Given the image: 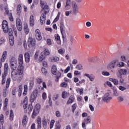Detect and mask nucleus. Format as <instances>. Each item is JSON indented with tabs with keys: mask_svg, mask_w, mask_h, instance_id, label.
<instances>
[{
	"mask_svg": "<svg viewBox=\"0 0 129 129\" xmlns=\"http://www.w3.org/2000/svg\"><path fill=\"white\" fill-rule=\"evenodd\" d=\"M16 23L17 30H18L19 32H21V31L23 30V24L22 23V21L20 18H17L16 19Z\"/></svg>",
	"mask_w": 129,
	"mask_h": 129,
	"instance_id": "obj_9",
	"label": "nucleus"
},
{
	"mask_svg": "<svg viewBox=\"0 0 129 129\" xmlns=\"http://www.w3.org/2000/svg\"><path fill=\"white\" fill-rule=\"evenodd\" d=\"M10 67L13 71H16L17 68H18V63L17 64H10Z\"/></svg>",
	"mask_w": 129,
	"mask_h": 129,
	"instance_id": "obj_42",
	"label": "nucleus"
},
{
	"mask_svg": "<svg viewBox=\"0 0 129 129\" xmlns=\"http://www.w3.org/2000/svg\"><path fill=\"white\" fill-rule=\"evenodd\" d=\"M4 114H1L0 115V121L2 124H4Z\"/></svg>",
	"mask_w": 129,
	"mask_h": 129,
	"instance_id": "obj_57",
	"label": "nucleus"
},
{
	"mask_svg": "<svg viewBox=\"0 0 129 129\" xmlns=\"http://www.w3.org/2000/svg\"><path fill=\"white\" fill-rule=\"evenodd\" d=\"M9 74V64L8 63H5L4 64V72L2 76V81L1 83L2 85H4L6 84V80L7 76Z\"/></svg>",
	"mask_w": 129,
	"mask_h": 129,
	"instance_id": "obj_3",
	"label": "nucleus"
},
{
	"mask_svg": "<svg viewBox=\"0 0 129 129\" xmlns=\"http://www.w3.org/2000/svg\"><path fill=\"white\" fill-rule=\"evenodd\" d=\"M27 44L29 48H34L36 45V39L29 37L27 40Z\"/></svg>",
	"mask_w": 129,
	"mask_h": 129,
	"instance_id": "obj_7",
	"label": "nucleus"
},
{
	"mask_svg": "<svg viewBox=\"0 0 129 129\" xmlns=\"http://www.w3.org/2000/svg\"><path fill=\"white\" fill-rule=\"evenodd\" d=\"M53 83L51 81H48L47 82V86L48 87H52Z\"/></svg>",
	"mask_w": 129,
	"mask_h": 129,
	"instance_id": "obj_63",
	"label": "nucleus"
},
{
	"mask_svg": "<svg viewBox=\"0 0 129 129\" xmlns=\"http://www.w3.org/2000/svg\"><path fill=\"white\" fill-rule=\"evenodd\" d=\"M42 126L44 129H47L48 127V123H50V119L46 118V117H44L42 118Z\"/></svg>",
	"mask_w": 129,
	"mask_h": 129,
	"instance_id": "obj_10",
	"label": "nucleus"
},
{
	"mask_svg": "<svg viewBox=\"0 0 129 129\" xmlns=\"http://www.w3.org/2000/svg\"><path fill=\"white\" fill-rule=\"evenodd\" d=\"M39 112H40V111L34 108L32 114L31 115L32 118H35L36 116L39 114Z\"/></svg>",
	"mask_w": 129,
	"mask_h": 129,
	"instance_id": "obj_24",
	"label": "nucleus"
},
{
	"mask_svg": "<svg viewBox=\"0 0 129 129\" xmlns=\"http://www.w3.org/2000/svg\"><path fill=\"white\" fill-rule=\"evenodd\" d=\"M36 82H37V84H41V83L43 82V80H42L41 78H39L36 79Z\"/></svg>",
	"mask_w": 129,
	"mask_h": 129,
	"instance_id": "obj_59",
	"label": "nucleus"
},
{
	"mask_svg": "<svg viewBox=\"0 0 129 129\" xmlns=\"http://www.w3.org/2000/svg\"><path fill=\"white\" fill-rule=\"evenodd\" d=\"M74 99L75 98L73 97V96H71L67 101V103H69V104H70V103H72V102L74 101Z\"/></svg>",
	"mask_w": 129,
	"mask_h": 129,
	"instance_id": "obj_43",
	"label": "nucleus"
},
{
	"mask_svg": "<svg viewBox=\"0 0 129 129\" xmlns=\"http://www.w3.org/2000/svg\"><path fill=\"white\" fill-rule=\"evenodd\" d=\"M24 56L23 54H20L18 56V63L19 64V66H23V64H24V60H23Z\"/></svg>",
	"mask_w": 129,
	"mask_h": 129,
	"instance_id": "obj_17",
	"label": "nucleus"
},
{
	"mask_svg": "<svg viewBox=\"0 0 129 129\" xmlns=\"http://www.w3.org/2000/svg\"><path fill=\"white\" fill-rule=\"evenodd\" d=\"M76 69L78 70H82V69H83V66H82L81 64H78L76 66Z\"/></svg>",
	"mask_w": 129,
	"mask_h": 129,
	"instance_id": "obj_47",
	"label": "nucleus"
},
{
	"mask_svg": "<svg viewBox=\"0 0 129 129\" xmlns=\"http://www.w3.org/2000/svg\"><path fill=\"white\" fill-rule=\"evenodd\" d=\"M118 66H117V68L123 67V66H124V63L123 62H119L118 60Z\"/></svg>",
	"mask_w": 129,
	"mask_h": 129,
	"instance_id": "obj_60",
	"label": "nucleus"
},
{
	"mask_svg": "<svg viewBox=\"0 0 129 129\" xmlns=\"http://www.w3.org/2000/svg\"><path fill=\"white\" fill-rule=\"evenodd\" d=\"M90 122H91V118L90 116H88L87 118L84 119L82 123L83 128L86 129V124H88Z\"/></svg>",
	"mask_w": 129,
	"mask_h": 129,
	"instance_id": "obj_8",
	"label": "nucleus"
},
{
	"mask_svg": "<svg viewBox=\"0 0 129 129\" xmlns=\"http://www.w3.org/2000/svg\"><path fill=\"white\" fill-rule=\"evenodd\" d=\"M55 129H60V128H61V123H60V122L56 121L55 122Z\"/></svg>",
	"mask_w": 129,
	"mask_h": 129,
	"instance_id": "obj_44",
	"label": "nucleus"
},
{
	"mask_svg": "<svg viewBox=\"0 0 129 129\" xmlns=\"http://www.w3.org/2000/svg\"><path fill=\"white\" fill-rule=\"evenodd\" d=\"M119 73L120 74L119 77L120 78H122V75H126V73H127V71L124 69H120V70H119Z\"/></svg>",
	"mask_w": 129,
	"mask_h": 129,
	"instance_id": "obj_22",
	"label": "nucleus"
},
{
	"mask_svg": "<svg viewBox=\"0 0 129 129\" xmlns=\"http://www.w3.org/2000/svg\"><path fill=\"white\" fill-rule=\"evenodd\" d=\"M58 54H60V55H62L63 56V55L65 54V49L61 48L58 50Z\"/></svg>",
	"mask_w": 129,
	"mask_h": 129,
	"instance_id": "obj_45",
	"label": "nucleus"
},
{
	"mask_svg": "<svg viewBox=\"0 0 129 129\" xmlns=\"http://www.w3.org/2000/svg\"><path fill=\"white\" fill-rule=\"evenodd\" d=\"M9 119L11 121L14 120V112L13 111V110H11L10 111Z\"/></svg>",
	"mask_w": 129,
	"mask_h": 129,
	"instance_id": "obj_41",
	"label": "nucleus"
},
{
	"mask_svg": "<svg viewBox=\"0 0 129 129\" xmlns=\"http://www.w3.org/2000/svg\"><path fill=\"white\" fill-rule=\"evenodd\" d=\"M23 105L24 109L28 107V97L26 96L23 101Z\"/></svg>",
	"mask_w": 129,
	"mask_h": 129,
	"instance_id": "obj_23",
	"label": "nucleus"
},
{
	"mask_svg": "<svg viewBox=\"0 0 129 129\" xmlns=\"http://www.w3.org/2000/svg\"><path fill=\"white\" fill-rule=\"evenodd\" d=\"M59 60H60V58L57 56H54L52 59V60L53 61V62H57L59 61Z\"/></svg>",
	"mask_w": 129,
	"mask_h": 129,
	"instance_id": "obj_56",
	"label": "nucleus"
},
{
	"mask_svg": "<svg viewBox=\"0 0 129 129\" xmlns=\"http://www.w3.org/2000/svg\"><path fill=\"white\" fill-rule=\"evenodd\" d=\"M27 93H28V85H25L24 86V92L23 93V95L26 96Z\"/></svg>",
	"mask_w": 129,
	"mask_h": 129,
	"instance_id": "obj_38",
	"label": "nucleus"
},
{
	"mask_svg": "<svg viewBox=\"0 0 129 129\" xmlns=\"http://www.w3.org/2000/svg\"><path fill=\"white\" fill-rule=\"evenodd\" d=\"M55 41L58 45L61 44V39H60V36L58 34L55 36Z\"/></svg>",
	"mask_w": 129,
	"mask_h": 129,
	"instance_id": "obj_39",
	"label": "nucleus"
},
{
	"mask_svg": "<svg viewBox=\"0 0 129 129\" xmlns=\"http://www.w3.org/2000/svg\"><path fill=\"white\" fill-rule=\"evenodd\" d=\"M47 44L49 46H51L52 45V40H51V39H47L46 40Z\"/></svg>",
	"mask_w": 129,
	"mask_h": 129,
	"instance_id": "obj_61",
	"label": "nucleus"
},
{
	"mask_svg": "<svg viewBox=\"0 0 129 129\" xmlns=\"http://www.w3.org/2000/svg\"><path fill=\"white\" fill-rule=\"evenodd\" d=\"M11 77L13 81H22L24 78V66H19L17 70L13 71Z\"/></svg>",
	"mask_w": 129,
	"mask_h": 129,
	"instance_id": "obj_1",
	"label": "nucleus"
},
{
	"mask_svg": "<svg viewBox=\"0 0 129 129\" xmlns=\"http://www.w3.org/2000/svg\"><path fill=\"white\" fill-rule=\"evenodd\" d=\"M76 91L78 93L79 92L80 95H82V94H83V93H84V92H83V91H84L83 88H81V89L79 88V89L76 90Z\"/></svg>",
	"mask_w": 129,
	"mask_h": 129,
	"instance_id": "obj_50",
	"label": "nucleus"
},
{
	"mask_svg": "<svg viewBox=\"0 0 129 129\" xmlns=\"http://www.w3.org/2000/svg\"><path fill=\"white\" fill-rule=\"evenodd\" d=\"M22 122L23 126H27V124L28 123V116L26 115L23 116Z\"/></svg>",
	"mask_w": 129,
	"mask_h": 129,
	"instance_id": "obj_20",
	"label": "nucleus"
},
{
	"mask_svg": "<svg viewBox=\"0 0 129 129\" xmlns=\"http://www.w3.org/2000/svg\"><path fill=\"white\" fill-rule=\"evenodd\" d=\"M35 36L37 41H41V40H42V34L39 29H37L35 31Z\"/></svg>",
	"mask_w": 129,
	"mask_h": 129,
	"instance_id": "obj_14",
	"label": "nucleus"
},
{
	"mask_svg": "<svg viewBox=\"0 0 129 129\" xmlns=\"http://www.w3.org/2000/svg\"><path fill=\"white\" fill-rule=\"evenodd\" d=\"M22 90H23V85H19V89H18V96L19 97L22 95Z\"/></svg>",
	"mask_w": 129,
	"mask_h": 129,
	"instance_id": "obj_35",
	"label": "nucleus"
},
{
	"mask_svg": "<svg viewBox=\"0 0 129 129\" xmlns=\"http://www.w3.org/2000/svg\"><path fill=\"white\" fill-rule=\"evenodd\" d=\"M109 80L113 82L114 85H118V80L113 78H110Z\"/></svg>",
	"mask_w": 129,
	"mask_h": 129,
	"instance_id": "obj_40",
	"label": "nucleus"
},
{
	"mask_svg": "<svg viewBox=\"0 0 129 129\" xmlns=\"http://www.w3.org/2000/svg\"><path fill=\"white\" fill-rule=\"evenodd\" d=\"M2 28L3 32L5 34H8V35H14V31L13 29L9 28V24H8V21L4 20L2 22Z\"/></svg>",
	"mask_w": 129,
	"mask_h": 129,
	"instance_id": "obj_2",
	"label": "nucleus"
},
{
	"mask_svg": "<svg viewBox=\"0 0 129 129\" xmlns=\"http://www.w3.org/2000/svg\"><path fill=\"white\" fill-rule=\"evenodd\" d=\"M73 11L75 15H76L79 12V8H78V6L76 4V2L75 1H72V2Z\"/></svg>",
	"mask_w": 129,
	"mask_h": 129,
	"instance_id": "obj_11",
	"label": "nucleus"
},
{
	"mask_svg": "<svg viewBox=\"0 0 129 129\" xmlns=\"http://www.w3.org/2000/svg\"><path fill=\"white\" fill-rule=\"evenodd\" d=\"M59 26H60V32L61 34H63V33L64 32V28L65 27L64 26V23L63 22H61L59 24Z\"/></svg>",
	"mask_w": 129,
	"mask_h": 129,
	"instance_id": "obj_36",
	"label": "nucleus"
},
{
	"mask_svg": "<svg viewBox=\"0 0 129 129\" xmlns=\"http://www.w3.org/2000/svg\"><path fill=\"white\" fill-rule=\"evenodd\" d=\"M33 87H34V81H30L29 83V89H33Z\"/></svg>",
	"mask_w": 129,
	"mask_h": 129,
	"instance_id": "obj_48",
	"label": "nucleus"
},
{
	"mask_svg": "<svg viewBox=\"0 0 129 129\" xmlns=\"http://www.w3.org/2000/svg\"><path fill=\"white\" fill-rule=\"evenodd\" d=\"M6 43V39L4 37H1L0 39V45H3Z\"/></svg>",
	"mask_w": 129,
	"mask_h": 129,
	"instance_id": "obj_55",
	"label": "nucleus"
},
{
	"mask_svg": "<svg viewBox=\"0 0 129 129\" xmlns=\"http://www.w3.org/2000/svg\"><path fill=\"white\" fill-rule=\"evenodd\" d=\"M29 23L31 27H34V25H35V19L34 16L31 15L30 16Z\"/></svg>",
	"mask_w": 129,
	"mask_h": 129,
	"instance_id": "obj_28",
	"label": "nucleus"
},
{
	"mask_svg": "<svg viewBox=\"0 0 129 129\" xmlns=\"http://www.w3.org/2000/svg\"><path fill=\"white\" fill-rule=\"evenodd\" d=\"M25 61L26 63H29L30 60L31 59V56H30V53L29 52H26L24 54Z\"/></svg>",
	"mask_w": 129,
	"mask_h": 129,
	"instance_id": "obj_18",
	"label": "nucleus"
},
{
	"mask_svg": "<svg viewBox=\"0 0 129 129\" xmlns=\"http://www.w3.org/2000/svg\"><path fill=\"white\" fill-rule=\"evenodd\" d=\"M17 15L20 17L21 16V13H22V5L19 4L17 7Z\"/></svg>",
	"mask_w": 129,
	"mask_h": 129,
	"instance_id": "obj_30",
	"label": "nucleus"
},
{
	"mask_svg": "<svg viewBox=\"0 0 129 129\" xmlns=\"http://www.w3.org/2000/svg\"><path fill=\"white\" fill-rule=\"evenodd\" d=\"M45 58L46 56L44 55L43 53L41 52L39 55L38 61H39V62H42V61H43V60H44V59Z\"/></svg>",
	"mask_w": 129,
	"mask_h": 129,
	"instance_id": "obj_34",
	"label": "nucleus"
},
{
	"mask_svg": "<svg viewBox=\"0 0 129 129\" xmlns=\"http://www.w3.org/2000/svg\"><path fill=\"white\" fill-rule=\"evenodd\" d=\"M54 123H55V120L52 119L50 122V128H53V126H54Z\"/></svg>",
	"mask_w": 129,
	"mask_h": 129,
	"instance_id": "obj_49",
	"label": "nucleus"
},
{
	"mask_svg": "<svg viewBox=\"0 0 129 129\" xmlns=\"http://www.w3.org/2000/svg\"><path fill=\"white\" fill-rule=\"evenodd\" d=\"M71 9V0H66V4L64 6V10L68 11Z\"/></svg>",
	"mask_w": 129,
	"mask_h": 129,
	"instance_id": "obj_15",
	"label": "nucleus"
},
{
	"mask_svg": "<svg viewBox=\"0 0 129 129\" xmlns=\"http://www.w3.org/2000/svg\"><path fill=\"white\" fill-rule=\"evenodd\" d=\"M17 92V88L14 87L12 89V94L13 95H16V93Z\"/></svg>",
	"mask_w": 129,
	"mask_h": 129,
	"instance_id": "obj_62",
	"label": "nucleus"
},
{
	"mask_svg": "<svg viewBox=\"0 0 129 129\" xmlns=\"http://www.w3.org/2000/svg\"><path fill=\"white\" fill-rule=\"evenodd\" d=\"M60 15H61V13L60 12H58L56 18L53 20L54 23H56V22H58V21H59V18H60Z\"/></svg>",
	"mask_w": 129,
	"mask_h": 129,
	"instance_id": "obj_46",
	"label": "nucleus"
},
{
	"mask_svg": "<svg viewBox=\"0 0 129 129\" xmlns=\"http://www.w3.org/2000/svg\"><path fill=\"white\" fill-rule=\"evenodd\" d=\"M112 99V97L110 96V95L108 93H106L103 98V101L106 102L107 103L110 102V100Z\"/></svg>",
	"mask_w": 129,
	"mask_h": 129,
	"instance_id": "obj_12",
	"label": "nucleus"
},
{
	"mask_svg": "<svg viewBox=\"0 0 129 129\" xmlns=\"http://www.w3.org/2000/svg\"><path fill=\"white\" fill-rule=\"evenodd\" d=\"M33 110V104H30L28 106V110H27V108L24 109V112L25 113H29L30 114L32 111Z\"/></svg>",
	"mask_w": 129,
	"mask_h": 129,
	"instance_id": "obj_16",
	"label": "nucleus"
},
{
	"mask_svg": "<svg viewBox=\"0 0 129 129\" xmlns=\"http://www.w3.org/2000/svg\"><path fill=\"white\" fill-rule=\"evenodd\" d=\"M34 109H36L40 111V109H41V105L39 104H36L34 107Z\"/></svg>",
	"mask_w": 129,
	"mask_h": 129,
	"instance_id": "obj_52",
	"label": "nucleus"
},
{
	"mask_svg": "<svg viewBox=\"0 0 129 129\" xmlns=\"http://www.w3.org/2000/svg\"><path fill=\"white\" fill-rule=\"evenodd\" d=\"M118 66V60L116 59L111 61L107 66V69L109 70L111 69H114V68H117Z\"/></svg>",
	"mask_w": 129,
	"mask_h": 129,
	"instance_id": "obj_6",
	"label": "nucleus"
},
{
	"mask_svg": "<svg viewBox=\"0 0 129 129\" xmlns=\"http://www.w3.org/2000/svg\"><path fill=\"white\" fill-rule=\"evenodd\" d=\"M10 84H11V78H8L6 83V88L3 90V96H4V97H7V96H8V93H9L8 89H9V87H10Z\"/></svg>",
	"mask_w": 129,
	"mask_h": 129,
	"instance_id": "obj_5",
	"label": "nucleus"
},
{
	"mask_svg": "<svg viewBox=\"0 0 129 129\" xmlns=\"http://www.w3.org/2000/svg\"><path fill=\"white\" fill-rule=\"evenodd\" d=\"M60 86L61 87H67V86H68V85L67 84V83L63 82L60 84Z\"/></svg>",
	"mask_w": 129,
	"mask_h": 129,
	"instance_id": "obj_64",
	"label": "nucleus"
},
{
	"mask_svg": "<svg viewBox=\"0 0 129 129\" xmlns=\"http://www.w3.org/2000/svg\"><path fill=\"white\" fill-rule=\"evenodd\" d=\"M9 38L11 46H14V42L15 41V38H14L13 34L9 35Z\"/></svg>",
	"mask_w": 129,
	"mask_h": 129,
	"instance_id": "obj_25",
	"label": "nucleus"
},
{
	"mask_svg": "<svg viewBox=\"0 0 129 129\" xmlns=\"http://www.w3.org/2000/svg\"><path fill=\"white\" fill-rule=\"evenodd\" d=\"M10 65L12 64H18V63L17 62V58H16L15 57L11 58L10 60Z\"/></svg>",
	"mask_w": 129,
	"mask_h": 129,
	"instance_id": "obj_37",
	"label": "nucleus"
},
{
	"mask_svg": "<svg viewBox=\"0 0 129 129\" xmlns=\"http://www.w3.org/2000/svg\"><path fill=\"white\" fill-rule=\"evenodd\" d=\"M58 97H59V94L53 95V97H52V100L54 101L57 100V99H58Z\"/></svg>",
	"mask_w": 129,
	"mask_h": 129,
	"instance_id": "obj_58",
	"label": "nucleus"
},
{
	"mask_svg": "<svg viewBox=\"0 0 129 129\" xmlns=\"http://www.w3.org/2000/svg\"><path fill=\"white\" fill-rule=\"evenodd\" d=\"M72 112L73 113H74V112H75V109H76V108H77V106L76 105V104H74L72 106Z\"/></svg>",
	"mask_w": 129,
	"mask_h": 129,
	"instance_id": "obj_53",
	"label": "nucleus"
},
{
	"mask_svg": "<svg viewBox=\"0 0 129 129\" xmlns=\"http://www.w3.org/2000/svg\"><path fill=\"white\" fill-rule=\"evenodd\" d=\"M38 96V91L35 90L33 91V94L31 95L30 98V100L31 103H33L35 100H36V98Z\"/></svg>",
	"mask_w": 129,
	"mask_h": 129,
	"instance_id": "obj_13",
	"label": "nucleus"
},
{
	"mask_svg": "<svg viewBox=\"0 0 129 129\" xmlns=\"http://www.w3.org/2000/svg\"><path fill=\"white\" fill-rule=\"evenodd\" d=\"M5 9V13H4V16H12V13H10V10H9V9L8 8V6H5L4 7Z\"/></svg>",
	"mask_w": 129,
	"mask_h": 129,
	"instance_id": "obj_29",
	"label": "nucleus"
},
{
	"mask_svg": "<svg viewBox=\"0 0 129 129\" xmlns=\"http://www.w3.org/2000/svg\"><path fill=\"white\" fill-rule=\"evenodd\" d=\"M68 95V93L66 92H62L61 96L62 98H67V96Z\"/></svg>",
	"mask_w": 129,
	"mask_h": 129,
	"instance_id": "obj_54",
	"label": "nucleus"
},
{
	"mask_svg": "<svg viewBox=\"0 0 129 129\" xmlns=\"http://www.w3.org/2000/svg\"><path fill=\"white\" fill-rule=\"evenodd\" d=\"M41 71L44 75H47L48 72L47 71V69L44 68H41Z\"/></svg>",
	"mask_w": 129,
	"mask_h": 129,
	"instance_id": "obj_51",
	"label": "nucleus"
},
{
	"mask_svg": "<svg viewBox=\"0 0 129 129\" xmlns=\"http://www.w3.org/2000/svg\"><path fill=\"white\" fill-rule=\"evenodd\" d=\"M8 102H9V99L6 98L4 101V110H7V108H8Z\"/></svg>",
	"mask_w": 129,
	"mask_h": 129,
	"instance_id": "obj_33",
	"label": "nucleus"
},
{
	"mask_svg": "<svg viewBox=\"0 0 129 129\" xmlns=\"http://www.w3.org/2000/svg\"><path fill=\"white\" fill-rule=\"evenodd\" d=\"M40 5H41V8L43 10H47L49 8V6L45 5V4L44 3V1H41Z\"/></svg>",
	"mask_w": 129,
	"mask_h": 129,
	"instance_id": "obj_32",
	"label": "nucleus"
},
{
	"mask_svg": "<svg viewBox=\"0 0 129 129\" xmlns=\"http://www.w3.org/2000/svg\"><path fill=\"white\" fill-rule=\"evenodd\" d=\"M7 56H8V52L7 51H4L3 53L1 61V62H5L6 59H7Z\"/></svg>",
	"mask_w": 129,
	"mask_h": 129,
	"instance_id": "obj_21",
	"label": "nucleus"
},
{
	"mask_svg": "<svg viewBox=\"0 0 129 129\" xmlns=\"http://www.w3.org/2000/svg\"><path fill=\"white\" fill-rule=\"evenodd\" d=\"M43 50L44 51L41 53H43L44 56L47 57V56H49V55H50V51H49V49H48L47 48H44Z\"/></svg>",
	"mask_w": 129,
	"mask_h": 129,
	"instance_id": "obj_31",
	"label": "nucleus"
},
{
	"mask_svg": "<svg viewBox=\"0 0 129 129\" xmlns=\"http://www.w3.org/2000/svg\"><path fill=\"white\" fill-rule=\"evenodd\" d=\"M51 73L53 75H55V82H59V79L61 78V73L60 72H57V67L56 65L53 64L51 69Z\"/></svg>",
	"mask_w": 129,
	"mask_h": 129,
	"instance_id": "obj_4",
	"label": "nucleus"
},
{
	"mask_svg": "<svg viewBox=\"0 0 129 129\" xmlns=\"http://www.w3.org/2000/svg\"><path fill=\"white\" fill-rule=\"evenodd\" d=\"M24 32L25 35H29V33L30 32V29H29V26L28 24H25L24 26Z\"/></svg>",
	"mask_w": 129,
	"mask_h": 129,
	"instance_id": "obj_27",
	"label": "nucleus"
},
{
	"mask_svg": "<svg viewBox=\"0 0 129 129\" xmlns=\"http://www.w3.org/2000/svg\"><path fill=\"white\" fill-rule=\"evenodd\" d=\"M40 21L41 25H44L45 23H46V16L41 15L40 18Z\"/></svg>",
	"mask_w": 129,
	"mask_h": 129,
	"instance_id": "obj_26",
	"label": "nucleus"
},
{
	"mask_svg": "<svg viewBox=\"0 0 129 129\" xmlns=\"http://www.w3.org/2000/svg\"><path fill=\"white\" fill-rule=\"evenodd\" d=\"M36 120L38 124L37 129H42V119L41 118V117L38 116Z\"/></svg>",
	"mask_w": 129,
	"mask_h": 129,
	"instance_id": "obj_19",
	"label": "nucleus"
}]
</instances>
